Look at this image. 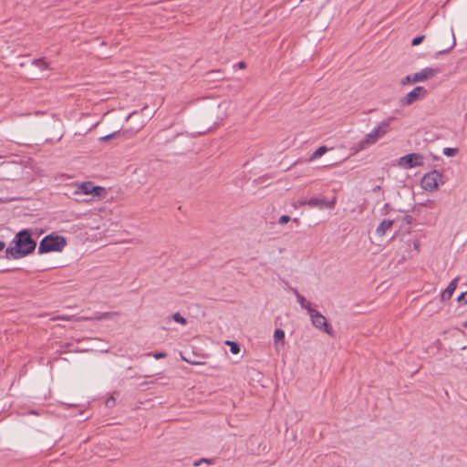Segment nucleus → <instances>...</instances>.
I'll list each match as a JSON object with an SVG mask.
<instances>
[{"label":"nucleus","mask_w":467,"mask_h":467,"mask_svg":"<svg viewBox=\"0 0 467 467\" xmlns=\"http://www.w3.org/2000/svg\"><path fill=\"white\" fill-rule=\"evenodd\" d=\"M36 247V242L32 237L29 229H23L16 234L10 245L5 249V258L20 259L32 254Z\"/></svg>","instance_id":"f257e3e1"},{"label":"nucleus","mask_w":467,"mask_h":467,"mask_svg":"<svg viewBox=\"0 0 467 467\" xmlns=\"http://www.w3.org/2000/svg\"><path fill=\"white\" fill-rule=\"evenodd\" d=\"M66 245L67 240L64 236L52 233L40 241L37 253L43 254L50 252H61Z\"/></svg>","instance_id":"f03ea898"},{"label":"nucleus","mask_w":467,"mask_h":467,"mask_svg":"<svg viewBox=\"0 0 467 467\" xmlns=\"http://www.w3.org/2000/svg\"><path fill=\"white\" fill-rule=\"evenodd\" d=\"M441 70L438 67H424L420 72L408 75L400 81L401 85H408L416 82H423L434 78Z\"/></svg>","instance_id":"7ed1b4c3"},{"label":"nucleus","mask_w":467,"mask_h":467,"mask_svg":"<svg viewBox=\"0 0 467 467\" xmlns=\"http://www.w3.org/2000/svg\"><path fill=\"white\" fill-rule=\"evenodd\" d=\"M394 119V117H389L387 119L381 121L378 127L374 128L369 133L367 134L365 140L361 141V143L374 144L379 140V138L384 136L389 131V125Z\"/></svg>","instance_id":"20e7f679"},{"label":"nucleus","mask_w":467,"mask_h":467,"mask_svg":"<svg viewBox=\"0 0 467 467\" xmlns=\"http://www.w3.org/2000/svg\"><path fill=\"white\" fill-rule=\"evenodd\" d=\"M308 314L311 317L312 324L316 328L321 329L330 336L334 335V330L327 323V318L321 313L312 309V312H309Z\"/></svg>","instance_id":"39448f33"},{"label":"nucleus","mask_w":467,"mask_h":467,"mask_svg":"<svg viewBox=\"0 0 467 467\" xmlns=\"http://www.w3.org/2000/svg\"><path fill=\"white\" fill-rule=\"evenodd\" d=\"M424 157L420 153H409L400 158L398 164L404 169L423 165Z\"/></svg>","instance_id":"423d86ee"},{"label":"nucleus","mask_w":467,"mask_h":467,"mask_svg":"<svg viewBox=\"0 0 467 467\" xmlns=\"http://www.w3.org/2000/svg\"><path fill=\"white\" fill-rule=\"evenodd\" d=\"M442 174L438 171H432L425 174L421 180V186L426 191H434L441 181Z\"/></svg>","instance_id":"0eeeda50"},{"label":"nucleus","mask_w":467,"mask_h":467,"mask_svg":"<svg viewBox=\"0 0 467 467\" xmlns=\"http://www.w3.org/2000/svg\"><path fill=\"white\" fill-rule=\"evenodd\" d=\"M428 95V90L421 86L415 87L406 96L400 99V104L403 106L410 105L421 98H425Z\"/></svg>","instance_id":"6e6552de"},{"label":"nucleus","mask_w":467,"mask_h":467,"mask_svg":"<svg viewBox=\"0 0 467 467\" xmlns=\"http://www.w3.org/2000/svg\"><path fill=\"white\" fill-rule=\"evenodd\" d=\"M117 312H105L101 314H97L93 317H76L75 316H58L56 319L58 320H67V321H81V320H103V319H110L112 317L117 316Z\"/></svg>","instance_id":"1a4fd4ad"},{"label":"nucleus","mask_w":467,"mask_h":467,"mask_svg":"<svg viewBox=\"0 0 467 467\" xmlns=\"http://www.w3.org/2000/svg\"><path fill=\"white\" fill-rule=\"evenodd\" d=\"M336 202H337L336 197H333L332 200H330V201H327L324 198L312 197V198L308 199L307 205L309 207H318L320 209H323V208L333 209L336 205Z\"/></svg>","instance_id":"9d476101"},{"label":"nucleus","mask_w":467,"mask_h":467,"mask_svg":"<svg viewBox=\"0 0 467 467\" xmlns=\"http://www.w3.org/2000/svg\"><path fill=\"white\" fill-rule=\"evenodd\" d=\"M459 280V276H456L454 279H452L448 286L445 288V290L441 295V300L442 302L451 299L453 292L457 288V282Z\"/></svg>","instance_id":"9b49d317"},{"label":"nucleus","mask_w":467,"mask_h":467,"mask_svg":"<svg viewBox=\"0 0 467 467\" xmlns=\"http://www.w3.org/2000/svg\"><path fill=\"white\" fill-rule=\"evenodd\" d=\"M289 290L295 294L296 300L302 308H305L307 311V313L312 312L313 308L311 306V304L307 302L306 298L299 294L296 288L290 287Z\"/></svg>","instance_id":"f8f14e48"},{"label":"nucleus","mask_w":467,"mask_h":467,"mask_svg":"<svg viewBox=\"0 0 467 467\" xmlns=\"http://www.w3.org/2000/svg\"><path fill=\"white\" fill-rule=\"evenodd\" d=\"M393 223V220L382 221L376 229V234L379 236L385 235L386 232L392 227Z\"/></svg>","instance_id":"ddd939ff"},{"label":"nucleus","mask_w":467,"mask_h":467,"mask_svg":"<svg viewBox=\"0 0 467 467\" xmlns=\"http://www.w3.org/2000/svg\"><path fill=\"white\" fill-rule=\"evenodd\" d=\"M92 187H93V182H85L78 187L76 193L90 194Z\"/></svg>","instance_id":"4468645a"},{"label":"nucleus","mask_w":467,"mask_h":467,"mask_svg":"<svg viewBox=\"0 0 467 467\" xmlns=\"http://www.w3.org/2000/svg\"><path fill=\"white\" fill-rule=\"evenodd\" d=\"M328 148L327 146H320L318 149H317L309 157L308 161H313L321 156H323L326 152H327Z\"/></svg>","instance_id":"2eb2a0df"},{"label":"nucleus","mask_w":467,"mask_h":467,"mask_svg":"<svg viewBox=\"0 0 467 467\" xmlns=\"http://www.w3.org/2000/svg\"><path fill=\"white\" fill-rule=\"evenodd\" d=\"M455 45H456V39H455V36H454L453 30L451 29V45L447 48L438 51L436 53V56L448 53L449 51H451L455 47Z\"/></svg>","instance_id":"dca6fc26"},{"label":"nucleus","mask_w":467,"mask_h":467,"mask_svg":"<svg viewBox=\"0 0 467 467\" xmlns=\"http://www.w3.org/2000/svg\"><path fill=\"white\" fill-rule=\"evenodd\" d=\"M285 338V331L281 328H276L274 333V340H275V346H277V343L279 341L284 340Z\"/></svg>","instance_id":"f3484780"},{"label":"nucleus","mask_w":467,"mask_h":467,"mask_svg":"<svg viewBox=\"0 0 467 467\" xmlns=\"http://www.w3.org/2000/svg\"><path fill=\"white\" fill-rule=\"evenodd\" d=\"M105 192L106 191L103 187L96 186L93 184V187L91 188L90 195H92L93 197H95V196L100 197L105 193Z\"/></svg>","instance_id":"a211bd4d"},{"label":"nucleus","mask_w":467,"mask_h":467,"mask_svg":"<svg viewBox=\"0 0 467 467\" xmlns=\"http://www.w3.org/2000/svg\"><path fill=\"white\" fill-rule=\"evenodd\" d=\"M171 318H172L175 322H177V323H179V324H181V325H182V326H185V325H187V323H188L187 319H186L185 317H182L179 312L174 313V314L171 316Z\"/></svg>","instance_id":"6ab92c4d"},{"label":"nucleus","mask_w":467,"mask_h":467,"mask_svg":"<svg viewBox=\"0 0 467 467\" xmlns=\"http://www.w3.org/2000/svg\"><path fill=\"white\" fill-rule=\"evenodd\" d=\"M119 136H120V131H115L109 135L100 137L99 140V141L107 142V141H109L110 140L118 138Z\"/></svg>","instance_id":"aec40b11"},{"label":"nucleus","mask_w":467,"mask_h":467,"mask_svg":"<svg viewBox=\"0 0 467 467\" xmlns=\"http://www.w3.org/2000/svg\"><path fill=\"white\" fill-rule=\"evenodd\" d=\"M33 64L42 69H47L48 64L46 62L45 58H37L33 61Z\"/></svg>","instance_id":"412c9836"},{"label":"nucleus","mask_w":467,"mask_h":467,"mask_svg":"<svg viewBox=\"0 0 467 467\" xmlns=\"http://www.w3.org/2000/svg\"><path fill=\"white\" fill-rule=\"evenodd\" d=\"M226 344L230 346V351L233 354H238L240 352V346L234 341H226Z\"/></svg>","instance_id":"4be33fe9"},{"label":"nucleus","mask_w":467,"mask_h":467,"mask_svg":"<svg viewBox=\"0 0 467 467\" xmlns=\"http://www.w3.org/2000/svg\"><path fill=\"white\" fill-rule=\"evenodd\" d=\"M457 150H458L456 148H444L443 154L448 157H452L456 154Z\"/></svg>","instance_id":"5701e85b"},{"label":"nucleus","mask_w":467,"mask_h":467,"mask_svg":"<svg viewBox=\"0 0 467 467\" xmlns=\"http://www.w3.org/2000/svg\"><path fill=\"white\" fill-rule=\"evenodd\" d=\"M424 38H425L424 35L418 36L412 39L411 45L418 46L423 41Z\"/></svg>","instance_id":"b1692460"},{"label":"nucleus","mask_w":467,"mask_h":467,"mask_svg":"<svg viewBox=\"0 0 467 467\" xmlns=\"http://www.w3.org/2000/svg\"><path fill=\"white\" fill-rule=\"evenodd\" d=\"M467 295V291L462 292L458 297L457 302L461 305H467V300L465 299V296Z\"/></svg>","instance_id":"393cba45"},{"label":"nucleus","mask_w":467,"mask_h":467,"mask_svg":"<svg viewBox=\"0 0 467 467\" xmlns=\"http://www.w3.org/2000/svg\"><path fill=\"white\" fill-rule=\"evenodd\" d=\"M291 221V218L290 216L286 215V214H284V215H281L278 219V223L280 224H285V223H287L288 222Z\"/></svg>","instance_id":"a878e982"},{"label":"nucleus","mask_w":467,"mask_h":467,"mask_svg":"<svg viewBox=\"0 0 467 467\" xmlns=\"http://www.w3.org/2000/svg\"><path fill=\"white\" fill-rule=\"evenodd\" d=\"M202 462H206V463L212 464L213 463V460L206 459V458H202L199 461L194 462L193 466H199Z\"/></svg>","instance_id":"bb28decb"},{"label":"nucleus","mask_w":467,"mask_h":467,"mask_svg":"<svg viewBox=\"0 0 467 467\" xmlns=\"http://www.w3.org/2000/svg\"><path fill=\"white\" fill-rule=\"evenodd\" d=\"M152 356L156 359H161V358H166L167 357V353H165V352H155L154 354H152Z\"/></svg>","instance_id":"cd10ccee"},{"label":"nucleus","mask_w":467,"mask_h":467,"mask_svg":"<svg viewBox=\"0 0 467 467\" xmlns=\"http://www.w3.org/2000/svg\"><path fill=\"white\" fill-rule=\"evenodd\" d=\"M237 67H238L240 69H244V68L246 67V64H245V62H244V61H240V62H238Z\"/></svg>","instance_id":"c85d7f7f"},{"label":"nucleus","mask_w":467,"mask_h":467,"mask_svg":"<svg viewBox=\"0 0 467 467\" xmlns=\"http://www.w3.org/2000/svg\"><path fill=\"white\" fill-rule=\"evenodd\" d=\"M307 199H301L298 201L299 205H307Z\"/></svg>","instance_id":"c756f323"},{"label":"nucleus","mask_w":467,"mask_h":467,"mask_svg":"<svg viewBox=\"0 0 467 467\" xmlns=\"http://www.w3.org/2000/svg\"><path fill=\"white\" fill-rule=\"evenodd\" d=\"M411 220H412V217H411V216H410V215H406V216L404 217V221H405L406 223H411Z\"/></svg>","instance_id":"7c9ffc66"},{"label":"nucleus","mask_w":467,"mask_h":467,"mask_svg":"<svg viewBox=\"0 0 467 467\" xmlns=\"http://www.w3.org/2000/svg\"><path fill=\"white\" fill-rule=\"evenodd\" d=\"M420 242H419V241H415V242L413 243V246H414V248H415L416 250H418V251L420 250Z\"/></svg>","instance_id":"2f4dec72"},{"label":"nucleus","mask_w":467,"mask_h":467,"mask_svg":"<svg viewBox=\"0 0 467 467\" xmlns=\"http://www.w3.org/2000/svg\"><path fill=\"white\" fill-rule=\"evenodd\" d=\"M5 248V243L4 241H0V252H2Z\"/></svg>","instance_id":"473e14b6"},{"label":"nucleus","mask_w":467,"mask_h":467,"mask_svg":"<svg viewBox=\"0 0 467 467\" xmlns=\"http://www.w3.org/2000/svg\"><path fill=\"white\" fill-rule=\"evenodd\" d=\"M389 203H386L383 207V210L385 211V214H387L389 213Z\"/></svg>","instance_id":"72a5a7b5"},{"label":"nucleus","mask_w":467,"mask_h":467,"mask_svg":"<svg viewBox=\"0 0 467 467\" xmlns=\"http://www.w3.org/2000/svg\"><path fill=\"white\" fill-rule=\"evenodd\" d=\"M380 189H381V187L379 185H376L375 187H373L372 192H379Z\"/></svg>","instance_id":"f704fd0d"},{"label":"nucleus","mask_w":467,"mask_h":467,"mask_svg":"<svg viewBox=\"0 0 467 467\" xmlns=\"http://www.w3.org/2000/svg\"><path fill=\"white\" fill-rule=\"evenodd\" d=\"M293 222L296 223L297 225L300 223V221L298 218H294Z\"/></svg>","instance_id":"c9c22d12"},{"label":"nucleus","mask_w":467,"mask_h":467,"mask_svg":"<svg viewBox=\"0 0 467 467\" xmlns=\"http://www.w3.org/2000/svg\"><path fill=\"white\" fill-rule=\"evenodd\" d=\"M183 359H184L185 361H187L188 363H191V364H198V363H197V362H195V361H190V360H188V359H186V358H183Z\"/></svg>","instance_id":"e433bc0d"},{"label":"nucleus","mask_w":467,"mask_h":467,"mask_svg":"<svg viewBox=\"0 0 467 467\" xmlns=\"http://www.w3.org/2000/svg\"><path fill=\"white\" fill-rule=\"evenodd\" d=\"M29 413H30V414H34V415H38L37 411H36V410H30V412H29Z\"/></svg>","instance_id":"4c0bfd02"},{"label":"nucleus","mask_w":467,"mask_h":467,"mask_svg":"<svg viewBox=\"0 0 467 467\" xmlns=\"http://www.w3.org/2000/svg\"><path fill=\"white\" fill-rule=\"evenodd\" d=\"M109 404H111V401L107 400V401H106V405H107V406H109Z\"/></svg>","instance_id":"58836bf2"},{"label":"nucleus","mask_w":467,"mask_h":467,"mask_svg":"<svg viewBox=\"0 0 467 467\" xmlns=\"http://www.w3.org/2000/svg\"><path fill=\"white\" fill-rule=\"evenodd\" d=\"M109 404H111V401L107 400V401H106V405H107V406H109Z\"/></svg>","instance_id":"ea45409f"},{"label":"nucleus","mask_w":467,"mask_h":467,"mask_svg":"<svg viewBox=\"0 0 467 467\" xmlns=\"http://www.w3.org/2000/svg\"><path fill=\"white\" fill-rule=\"evenodd\" d=\"M464 327H467V321L465 322Z\"/></svg>","instance_id":"a19ab883"}]
</instances>
